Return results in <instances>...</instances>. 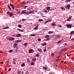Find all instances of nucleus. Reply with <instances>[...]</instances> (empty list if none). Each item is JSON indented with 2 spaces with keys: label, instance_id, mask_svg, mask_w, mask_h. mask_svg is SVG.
Wrapping results in <instances>:
<instances>
[{
  "label": "nucleus",
  "instance_id": "obj_27",
  "mask_svg": "<svg viewBox=\"0 0 74 74\" xmlns=\"http://www.w3.org/2000/svg\"><path fill=\"white\" fill-rule=\"evenodd\" d=\"M50 7H47V10H48V11H49V9H50Z\"/></svg>",
  "mask_w": 74,
  "mask_h": 74
},
{
  "label": "nucleus",
  "instance_id": "obj_15",
  "mask_svg": "<svg viewBox=\"0 0 74 74\" xmlns=\"http://www.w3.org/2000/svg\"><path fill=\"white\" fill-rule=\"evenodd\" d=\"M9 27H5L3 28V29H8L9 28Z\"/></svg>",
  "mask_w": 74,
  "mask_h": 74
},
{
  "label": "nucleus",
  "instance_id": "obj_49",
  "mask_svg": "<svg viewBox=\"0 0 74 74\" xmlns=\"http://www.w3.org/2000/svg\"><path fill=\"white\" fill-rule=\"evenodd\" d=\"M43 51L44 52H46V49H44L43 50Z\"/></svg>",
  "mask_w": 74,
  "mask_h": 74
},
{
  "label": "nucleus",
  "instance_id": "obj_19",
  "mask_svg": "<svg viewBox=\"0 0 74 74\" xmlns=\"http://www.w3.org/2000/svg\"><path fill=\"white\" fill-rule=\"evenodd\" d=\"M22 3L23 4H25V5H26V4L27 3L26 2H25L22 1Z\"/></svg>",
  "mask_w": 74,
  "mask_h": 74
},
{
  "label": "nucleus",
  "instance_id": "obj_53",
  "mask_svg": "<svg viewBox=\"0 0 74 74\" xmlns=\"http://www.w3.org/2000/svg\"><path fill=\"white\" fill-rule=\"evenodd\" d=\"M67 56H70V54H69L68 53L67 54Z\"/></svg>",
  "mask_w": 74,
  "mask_h": 74
},
{
  "label": "nucleus",
  "instance_id": "obj_58",
  "mask_svg": "<svg viewBox=\"0 0 74 74\" xmlns=\"http://www.w3.org/2000/svg\"><path fill=\"white\" fill-rule=\"evenodd\" d=\"M12 36L14 37H15V35H12Z\"/></svg>",
  "mask_w": 74,
  "mask_h": 74
},
{
  "label": "nucleus",
  "instance_id": "obj_3",
  "mask_svg": "<svg viewBox=\"0 0 74 74\" xmlns=\"http://www.w3.org/2000/svg\"><path fill=\"white\" fill-rule=\"evenodd\" d=\"M51 20L46 21L45 22V24H46V23H48V22H51Z\"/></svg>",
  "mask_w": 74,
  "mask_h": 74
},
{
  "label": "nucleus",
  "instance_id": "obj_54",
  "mask_svg": "<svg viewBox=\"0 0 74 74\" xmlns=\"http://www.w3.org/2000/svg\"><path fill=\"white\" fill-rule=\"evenodd\" d=\"M64 45H67V43H65L64 44H63Z\"/></svg>",
  "mask_w": 74,
  "mask_h": 74
},
{
  "label": "nucleus",
  "instance_id": "obj_26",
  "mask_svg": "<svg viewBox=\"0 0 74 74\" xmlns=\"http://www.w3.org/2000/svg\"><path fill=\"white\" fill-rule=\"evenodd\" d=\"M69 1H71V0H66L65 2L66 3H68V2H69Z\"/></svg>",
  "mask_w": 74,
  "mask_h": 74
},
{
  "label": "nucleus",
  "instance_id": "obj_29",
  "mask_svg": "<svg viewBox=\"0 0 74 74\" xmlns=\"http://www.w3.org/2000/svg\"><path fill=\"white\" fill-rule=\"evenodd\" d=\"M27 62H28V63H30V60H29V59L28 58L27 60Z\"/></svg>",
  "mask_w": 74,
  "mask_h": 74
},
{
  "label": "nucleus",
  "instance_id": "obj_9",
  "mask_svg": "<svg viewBox=\"0 0 74 74\" xmlns=\"http://www.w3.org/2000/svg\"><path fill=\"white\" fill-rule=\"evenodd\" d=\"M14 38H10V40L11 41H13V40H14Z\"/></svg>",
  "mask_w": 74,
  "mask_h": 74
},
{
  "label": "nucleus",
  "instance_id": "obj_48",
  "mask_svg": "<svg viewBox=\"0 0 74 74\" xmlns=\"http://www.w3.org/2000/svg\"><path fill=\"white\" fill-rule=\"evenodd\" d=\"M16 73H17V74H20V71H19L18 72H16Z\"/></svg>",
  "mask_w": 74,
  "mask_h": 74
},
{
  "label": "nucleus",
  "instance_id": "obj_44",
  "mask_svg": "<svg viewBox=\"0 0 74 74\" xmlns=\"http://www.w3.org/2000/svg\"><path fill=\"white\" fill-rule=\"evenodd\" d=\"M61 9H62V10H63L64 9V8L63 7H61Z\"/></svg>",
  "mask_w": 74,
  "mask_h": 74
},
{
  "label": "nucleus",
  "instance_id": "obj_6",
  "mask_svg": "<svg viewBox=\"0 0 74 74\" xmlns=\"http://www.w3.org/2000/svg\"><path fill=\"white\" fill-rule=\"evenodd\" d=\"M8 7L9 8V9L10 10V11H11V8H10V5H9V4H8Z\"/></svg>",
  "mask_w": 74,
  "mask_h": 74
},
{
  "label": "nucleus",
  "instance_id": "obj_28",
  "mask_svg": "<svg viewBox=\"0 0 74 74\" xmlns=\"http://www.w3.org/2000/svg\"><path fill=\"white\" fill-rule=\"evenodd\" d=\"M29 14H32V13H34L33 11H30L29 12Z\"/></svg>",
  "mask_w": 74,
  "mask_h": 74
},
{
  "label": "nucleus",
  "instance_id": "obj_30",
  "mask_svg": "<svg viewBox=\"0 0 74 74\" xmlns=\"http://www.w3.org/2000/svg\"><path fill=\"white\" fill-rule=\"evenodd\" d=\"M31 36H32V37H33V36H36V35H35V34H31Z\"/></svg>",
  "mask_w": 74,
  "mask_h": 74
},
{
  "label": "nucleus",
  "instance_id": "obj_45",
  "mask_svg": "<svg viewBox=\"0 0 74 74\" xmlns=\"http://www.w3.org/2000/svg\"><path fill=\"white\" fill-rule=\"evenodd\" d=\"M55 37H56V38H59V37H60V36H56Z\"/></svg>",
  "mask_w": 74,
  "mask_h": 74
},
{
  "label": "nucleus",
  "instance_id": "obj_38",
  "mask_svg": "<svg viewBox=\"0 0 74 74\" xmlns=\"http://www.w3.org/2000/svg\"><path fill=\"white\" fill-rule=\"evenodd\" d=\"M13 64H16V62L15 61H13Z\"/></svg>",
  "mask_w": 74,
  "mask_h": 74
},
{
  "label": "nucleus",
  "instance_id": "obj_47",
  "mask_svg": "<svg viewBox=\"0 0 74 74\" xmlns=\"http://www.w3.org/2000/svg\"><path fill=\"white\" fill-rule=\"evenodd\" d=\"M60 42H61V41L60 40L57 43L58 44H59V43H60Z\"/></svg>",
  "mask_w": 74,
  "mask_h": 74
},
{
  "label": "nucleus",
  "instance_id": "obj_42",
  "mask_svg": "<svg viewBox=\"0 0 74 74\" xmlns=\"http://www.w3.org/2000/svg\"><path fill=\"white\" fill-rule=\"evenodd\" d=\"M31 65H34V62H32L31 63Z\"/></svg>",
  "mask_w": 74,
  "mask_h": 74
},
{
  "label": "nucleus",
  "instance_id": "obj_12",
  "mask_svg": "<svg viewBox=\"0 0 74 74\" xmlns=\"http://www.w3.org/2000/svg\"><path fill=\"white\" fill-rule=\"evenodd\" d=\"M21 66L22 67H25V63H23L21 64Z\"/></svg>",
  "mask_w": 74,
  "mask_h": 74
},
{
  "label": "nucleus",
  "instance_id": "obj_20",
  "mask_svg": "<svg viewBox=\"0 0 74 74\" xmlns=\"http://www.w3.org/2000/svg\"><path fill=\"white\" fill-rule=\"evenodd\" d=\"M39 56H40V54H36V56L38 58L39 57Z\"/></svg>",
  "mask_w": 74,
  "mask_h": 74
},
{
  "label": "nucleus",
  "instance_id": "obj_62",
  "mask_svg": "<svg viewBox=\"0 0 74 74\" xmlns=\"http://www.w3.org/2000/svg\"><path fill=\"white\" fill-rule=\"evenodd\" d=\"M58 26L59 27H62V25H59Z\"/></svg>",
  "mask_w": 74,
  "mask_h": 74
},
{
  "label": "nucleus",
  "instance_id": "obj_33",
  "mask_svg": "<svg viewBox=\"0 0 74 74\" xmlns=\"http://www.w3.org/2000/svg\"><path fill=\"white\" fill-rule=\"evenodd\" d=\"M43 68H44V69H45L46 70H47V67H46L44 66L43 67Z\"/></svg>",
  "mask_w": 74,
  "mask_h": 74
},
{
  "label": "nucleus",
  "instance_id": "obj_50",
  "mask_svg": "<svg viewBox=\"0 0 74 74\" xmlns=\"http://www.w3.org/2000/svg\"><path fill=\"white\" fill-rule=\"evenodd\" d=\"M27 6H24V9H26V7H27Z\"/></svg>",
  "mask_w": 74,
  "mask_h": 74
},
{
  "label": "nucleus",
  "instance_id": "obj_64",
  "mask_svg": "<svg viewBox=\"0 0 74 74\" xmlns=\"http://www.w3.org/2000/svg\"><path fill=\"white\" fill-rule=\"evenodd\" d=\"M72 69H73V70H74V68H72Z\"/></svg>",
  "mask_w": 74,
  "mask_h": 74
},
{
  "label": "nucleus",
  "instance_id": "obj_46",
  "mask_svg": "<svg viewBox=\"0 0 74 74\" xmlns=\"http://www.w3.org/2000/svg\"><path fill=\"white\" fill-rule=\"evenodd\" d=\"M17 29L18 30V31H19L20 32H21V29Z\"/></svg>",
  "mask_w": 74,
  "mask_h": 74
},
{
  "label": "nucleus",
  "instance_id": "obj_34",
  "mask_svg": "<svg viewBox=\"0 0 74 74\" xmlns=\"http://www.w3.org/2000/svg\"><path fill=\"white\" fill-rule=\"evenodd\" d=\"M13 51L12 50H9V52H10V53H11V52H12Z\"/></svg>",
  "mask_w": 74,
  "mask_h": 74
},
{
  "label": "nucleus",
  "instance_id": "obj_8",
  "mask_svg": "<svg viewBox=\"0 0 74 74\" xmlns=\"http://www.w3.org/2000/svg\"><path fill=\"white\" fill-rule=\"evenodd\" d=\"M26 10H23L21 12V14H25V12Z\"/></svg>",
  "mask_w": 74,
  "mask_h": 74
},
{
  "label": "nucleus",
  "instance_id": "obj_63",
  "mask_svg": "<svg viewBox=\"0 0 74 74\" xmlns=\"http://www.w3.org/2000/svg\"><path fill=\"white\" fill-rule=\"evenodd\" d=\"M4 63V62H1V64H3Z\"/></svg>",
  "mask_w": 74,
  "mask_h": 74
},
{
  "label": "nucleus",
  "instance_id": "obj_39",
  "mask_svg": "<svg viewBox=\"0 0 74 74\" xmlns=\"http://www.w3.org/2000/svg\"><path fill=\"white\" fill-rule=\"evenodd\" d=\"M10 12H9V11H8L7 12V14H10Z\"/></svg>",
  "mask_w": 74,
  "mask_h": 74
},
{
  "label": "nucleus",
  "instance_id": "obj_37",
  "mask_svg": "<svg viewBox=\"0 0 74 74\" xmlns=\"http://www.w3.org/2000/svg\"><path fill=\"white\" fill-rule=\"evenodd\" d=\"M22 41V40H17L16 41L17 42H21Z\"/></svg>",
  "mask_w": 74,
  "mask_h": 74
},
{
  "label": "nucleus",
  "instance_id": "obj_17",
  "mask_svg": "<svg viewBox=\"0 0 74 74\" xmlns=\"http://www.w3.org/2000/svg\"><path fill=\"white\" fill-rule=\"evenodd\" d=\"M74 34V31H72L71 32L70 35H73Z\"/></svg>",
  "mask_w": 74,
  "mask_h": 74
},
{
  "label": "nucleus",
  "instance_id": "obj_5",
  "mask_svg": "<svg viewBox=\"0 0 74 74\" xmlns=\"http://www.w3.org/2000/svg\"><path fill=\"white\" fill-rule=\"evenodd\" d=\"M67 27H69V28H71V25H70L67 24Z\"/></svg>",
  "mask_w": 74,
  "mask_h": 74
},
{
  "label": "nucleus",
  "instance_id": "obj_56",
  "mask_svg": "<svg viewBox=\"0 0 74 74\" xmlns=\"http://www.w3.org/2000/svg\"><path fill=\"white\" fill-rule=\"evenodd\" d=\"M64 51V49H62L61 50V52H63V51Z\"/></svg>",
  "mask_w": 74,
  "mask_h": 74
},
{
  "label": "nucleus",
  "instance_id": "obj_10",
  "mask_svg": "<svg viewBox=\"0 0 74 74\" xmlns=\"http://www.w3.org/2000/svg\"><path fill=\"white\" fill-rule=\"evenodd\" d=\"M49 36L48 35H46L45 36V38H49Z\"/></svg>",
  "mask_w": 74,
  "mask_h": 74
},
{
  "label": "nucleus",
  "instance_id": "obj_25",
  "mask_svg": "<svg viewBox=\"0 0 74 74\" xmlns=\"http://www.w3.org/2000/svg\"><path fill=\"white\" fill-rule=\"evenodd\" d=\"M36 58H34L32 59V61H33V62H36Z\"/></svg>",
  "mask_w": 74,
  "mask_h": 74
},
{
  "label": "nucleus",
  "instance_id": "obj_55",
  "mask_svg": "<svg viewBox=\"0 0 74 74\" xmlns=\"http://www.w3.org/2000/svg\"><path fill=\"white\" fill-rule=\"evenodd\" d=\"M25 19H23L22 20V21H25Z\"/></svg>",
  "mask_w": 74,
  "mask_h": 74
},
{
  "label": "nucleus",
  "instance_id": "obj_16",
  "mask_svg": "<svg viewBox=\"0 0 74 74\" xmlns=\"http://www.w3.org/2000/svg\"><path fill=\"white\" fill-rule=\"evenodd\" d=\"M47 45V43L45 42L43 43L42 44V45H43V46H45V45Z\"/></svg>",
  "mask_w": 74,
  "mask_h": 74
},
{
  "label": "nucleus",
  "instance_id": "obj_2",
  "mask_svg": "<svg viewBox=\"0 0 74 74\" xmlns=\"http://www.w3.org/2000/svg\"><path fill=\"white\" fill-rule=\"evenodd\" d=\"M70 8V5H68L67 6H66V9H69Z\"/></svg>",
  "mask_w": 74,
  "mask_h": 74
},
{
  "label": "nucleus",
  "instance_id": "obj_51",
  "mask_svg": "<svg viewBox=\"0 0 74 74\" xmlns=\"http://www.w3.org/2000/svg\"><path fill=\"white\" fill-rule=\"evenodd\" d=\"M51 55L52 56H54V53H52L51 54Z\"/></svg>",
  "mask_w": 74,
  "mask_h": 74
},
{
  "label": "nucleus",
  "instance_id": "obj_13",
  "mask_svg": "<svg viewBox=\"0 0 74 74\" xmlns=\"http://www.w3.org/2000/svg\"><path fill=\"white\" fill-rule=\"evenodd\" d=\"M38 51L39 52H42V50L40 49H38Z\"/></svg>",
  "mask_w": 74,
  "mask_h": 74
},
{
  "label": "nucleus",
  "instance_id": "obj_4",
  "mask_svg": "<svg viewBox=\"0 0 74 74\" xmlns=\"http://www.w3.org/2000/svg\"><path fill=\"white\" fill-rule=\"evenodd\" d=\"M18 45V44L17 43H14L13 45V47L14 48H15L16 47V46Z\"/></svg>",
  "mask_w": 74,
  "mask_h": 74
},
{
  "label": "nucleus",
  "instance_id": "obj_52",
  "mask_svg": "<svg viewBox=\"0 0 74 74\" xmlns=\"http://www.w3.org/2000/svg\"><path fill=\"white\" fill-rule=\"evenodd\" d=\"M8 70L9 71H11V68L9 69Z\"/></svg>",
  "mask_w": 74,
  "mask_h": 74
},
{
  "label": "nucleus",
  "instance_id": "obj_40",
  "mask_svg": "<svg viewBox=\"0 0 74 74\" xmlns=\"http://www.w3.org/2000/svg\"><path fill=\"white\" fill-rule=\"evenodd\" d=\"M51 38H47V39L46 40V41H49V40H50Z\"/></svg>",
  "mask_w": 74,
  "mask_h": 74
},
{
  "label": "nucleus",
  "instance_id": "obj_21",
  "mask_svg": "<svg viewBox=\"0 0 74 74\" xmlns=\"http://www.w3.org/2000/svg\"><path fill=\"white\" fill-rule=\"evenodd\" d=\"M9 14V16H12L13 15V13H10Z\"/></svg>",
  "mask_w": 74,
  "mask_h": 74
},
{
  "label": "nucleus",
  "instance_id": "obj_7",
  "mask_svg": "<svg viewBox=\"0 0 74 74\" xmlns=\"http://www.w3.org/2000/svg\"><path fill=\"white\" fill-rule=\"evenodd\" d=\"M71 18H72V16H71L70 17H69L67 19L68 21H70L71 19Z\"/></svg>",
  "mask_w": 74,
  "mask_h": 74
},
{
  "label": "nucleus",
  "instance_id": "obj_57",
  "mask_svg": "<svg viewBox=\"0 0 74 74\" xmlns=\"http://www.w3.org/2000/svg\"><path fill=\"white\" fill-rule=\"evenodd\" d=\"M26 2H27V4L28 3H29V1H26Z\"/></svg>",
  "mask_w": 74,
  "mask_h": 74
},
{
  "label": "nucleus",
  "instance_id": "obj_14",
  "mask_svg": "<svg viewBox=\"0 0 74 74\" xmlns=\"http://www.w3.org/2000/svg\"><path fill=\"white\" fill-rule=\"evenodd\" d=\"M18 48H17V47H16L15 49V52H18Z\"/></svg>",
  "mask_w": 74,
  "mask_h": 74
},
{
  "label": "nucleus",
  "instance_id": "obj_43",
  "mask_svg": "<svg viewBox=\"0 0 74 74\" xmlns=\"http://www.w3.org/2000/svg\"><path fill=\"white\" fill-rule=\"evenodd\" d=\"M27 43H25L24 44V46H26L27 45Z\"/></svg>",
  "mask_w": 74,
  "mask_h": 74
},
{
  "label": "nucleus",
  "instance_id": "obj_41",
  "mask_svg": "<svg viewBox=\"0 0 74 74\" xmlns=\"http://www.w3.org/2000/svg\"><path fill=\"white\" fill-rule=\"evenodd\" d=\"M18 26L19 27H22V25H18Z\"/></svg>",
  "mask_w": 74,
  "mask_h": 74
},
{
  "label": "nucleus",
  "instance_id": "obj_31",
  "mask_svg": "<svg viewBox=\"0 0 74 74\" xmlns=\"http://www.w3.org/2000/svg\"><path fill=\"white\" fill-rule=\"evenodd\" d=\"M32 49H30L29 50V53H32Z\"/></svg>",
  "mask_w": 74,
  "mask_h": 74
},
{
  "label": "nucleus",
  "instance_id": "obj_60",
  "mask_svg": "<svg viewBox=\"0 0 74 74\" xmlns=\"http://www.w3.org/2000/svg\"><path fill=\"white\" fill-rule=\"evenodd\" d=\"M27 10H30H30H30V8H27Z\"/></svg>",
  "mask_w": 74,
  "mask_h": 74
},
{
  "label": "nucleus",
  "instance_id": "obj_32",
  "mask_svg": "<svg viewBox=\"0 0 74 74\" xmlns=\"http://www.w3.org/2000/svg\"><path fill=\"white\" fill-rule=\"evenodd\" d=\"M53 33V32H52V31H49V32L48 33L49 34H52Z\"/></svg>",
  "mask_w": 74,
  "mask_h": 74
},
{
  "label": "nucleus",
  "instance_id": "obj_36",
  "mask_svg": "<svg viewBox=\"0 0 74 74\" xmlns=\"http://www.w3.org/2000/svg\"><path fill=\"white\" fill-rule=\"evenodd\" d=\"M38 41H41V39L38 38Z\"/></svg>",
  "mask_w": 74,
  "mask_h": 74
},
{
  "label": "nucleus",
  "instance_id": "obj_11",
  "mask_svg": "<svg viewBox=\"0 0 74 74\" xmlns=\"http://www.w3.org/2000/svg\"><path fill=\"white\" fill-rule=\"evenodd\" d=\"M38 26H37L36 27H35L34 28V29L35 30H37V29H38Z\"/></svg>",
  "mask_w": 74,
  "mask_h": 74
},
{
  "label": "nucleus",
  "instance_id": "obj_61",
  "mask_svg": "<svg viewBox=\"0 0 74 74\" xmlns=\"http://www.w3.org/2000/svg\"><path fill=\"white\" fill-rule=\"evenodd\" d=\"M44 12H47V10H46L45 11H44Z\"/></svg>",
  "mask_w": 74,
  "mask_h": 74
},
{
  "label": "nucleus",
  "instance_id": "obj_18",
  "mask_svg": "<svg viewBox=\"0 0 74 74\" xmlns=\"http://www.w3.org/2000/svg\"><path fill=\"white\" fill-rule=\"evenodd\" d=\"M16 36L17 37H21V35L19 34H18L16 35Z\"/></svg>",
  "mask_w": 74,
  "mask_h": 74
},
{
  "label": "nucleus",
  "instance_id": "obj_24",
  "mask_svg": "<svg viewBox=\"0 0 74 74\" xmlns=\"http://www.w3.org/2000/svg\"><path fill=\"white\" fill-rule=\"evenodd\" d=\"M52 26H56V24L54 23H53L52 24Z\"/></svg>",
  "mask_w": 74,
  "mask_h": 74
},
{
  "label": "nucleus",
  "instance_id": "obj_35",
  "mask_svg": "<svg viewBox=\"0 0 74 74\" xmlns=\"http://www.w3.org/2000/svg\"><path fill=\"white\" fill-rule=\"evenodd\" d=\"M43 21V20L42 19H39L38 20L39 22H40L41 21Z\"/></svg>",
  "mask_w": 74,
  "mask_h": 74
},
{
  "label": "nucleus",
  "instance_id": "obj_22",
  "mask_svg": "<svg viewBox=\"0 0 74 74\" xmlns=\"http://www.w3.org/2000/svg\"><path fill=\"white\" fill-rule=\"evenodd\" d=\"M59 65L58 64V63H57L56 64L55 66H56V67H58Z\"/></svg>",
  "mask_w": 74,
  "mask_h": 74
},
{
  "label": "nucleus",
  "instance_id": "obj_23",
  "mask_svg": "<svg viewBox=\"0 0 74 74\" xmlns=\"http://www.w3.org/2000/svg\"><path fill=\"white\" fill-rule=\"evenodd\" d=\"M25 14H26V15H29V12H25Z\"/></svg>",
  "mask_w": 74,
  "mask_h": 74
},
{
  "label": "nucleus",
  "instance_id": "obj_1",
  "mask_svg": "<svg viewBox=\"0 0 74 74\" xmlns=\"http://www.w3.org/2000/svg\"><path fill=\"white\" fill-rule=\"evenodd\" d=\"M10 5L11 6V7H12V9H14L15 8V7L14 6V5L12 4L11 3H10Z\"/></svg>",
  "mask_w": 74,
  "mask_h": 74
},
{
  "label": "nucleus",
  "instance_id": "obj_59",
  "mask_svg": "<svg viewBox=\"0 0 74 74\" xmlns=\"http://www.w3.org/2000/svg\"><path fill=\"white\" fill-rule=\"evenodd\" d=\"M4 69H5V71H6V70H7V69L6 68H4Z\"/></svg>",
  "mask_w": 74,
  "mask_h": 74
}]
</instances>
